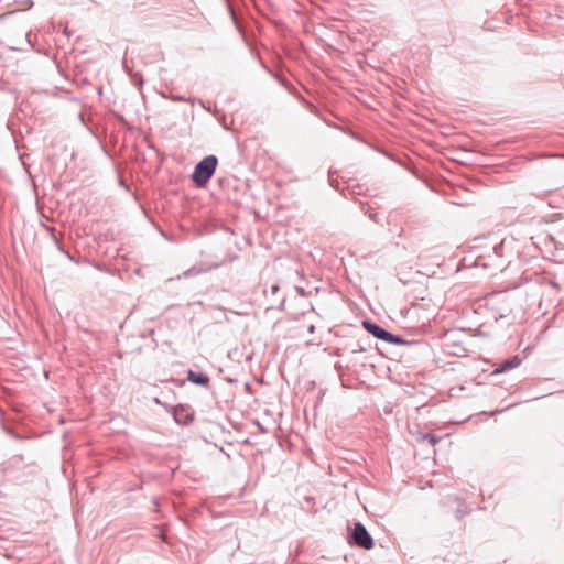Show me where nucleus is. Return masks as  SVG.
Segmentation results:
<instances>
[{
  "label": "nucleus",
  "mask_w": 564,
  "mask_h": 564,
  "mask_svg": "<svg viewBox=\"0 0 564 564\" xmlns=\"http://www.w3.org/2000/svg\"><path fill=\"white\" fill-rule=\"evenodd\" d=\"M218 165V159L214 154H209L205 156L202 161H199L192 173L193 183L199 187L204 188L210 178L214 176L215 171Z\"/></svg>",
  "instance_id": "obj_1"
},
{
  "label": "nucleus",
  "mask_w": 564,
  "mask_h": 564,
  "mask_svg": "<svg viewBox=\"0 0 564 564\" xmlns=\"http://www.w3.org/2000/svg\"><path fill=\"white\" fill-rule=\"evenodd\" d=\"M362 326L373 337L388 344L401 345L405 343V340L402 337L390 333L389 330L384 329L383 327L371 321H364Z\"/></svg>",
  "instance_id": "obj_2"
},
{
  "label": "nucleus",
  "mask_w": 564,
  "mask_h": 564,
  "mask_svg": "<svg viewBox=\"0 0 564 564\" xmlns=\"http://www.w3.org/2000/svg\"><path fill=\"white\" fill-rule=\"evenodd\" d=\"M349 543L365 550L373 547V539L361 522H356L349 536Z\"/></svg>",
  "instance_id": "obj_3"
},
{
  "label": "nucleus",
  "mask_w": 564,
  "mask_h": 564,
  "mask_svg": "<svg viewBox=\"0 0 564 564\" xmlns=\"http://www.w3.org/2000/svg\"><path fill=\"white\" fill-rule=\"evenodd\" d=\"M521 362H522V358L519 355H513V356L507 358L506 360H503L502 362H500V365L496 368L494 373H501V372L510 371V370L519 367L521 365Z\"/></svg>",
  "instance_id": "obj_4"
},
{
  "label": "nucleus",
  "mask_w": 564,
  "mask_h": 564,
  "mask_svg": "<svg viewBox=\"0 0 564 564\" xmlns=\"http://www.w3.org/2000/svg\"><path fill=\"white\" fill-rule=\"evenodd\" d=\"M187 380L196 386L209 388V377L203 372H197L193 369L187 370Z\"/></svg>",
  "instance_id": "obj_5"
},
{
  "label": "nucleus",
  "mask_w": 564,
  "mask_h": 564,
  "mask_svg": "<svg viewBox=\"0 0 564 564\" xmlns=\"http://www.w3.org/2000/svg\"><path fill=\"white\" fill-rule=\"evenodd\" d=\"M361 207L364 213L367 214L372 221L380 223L378 213L370 205L367 203H361Z\"/></svg>",
  "instance_id": "obj_6"
},
{
  "label": "nucleus",
  "mask_w": 564,
  "mask_h": 564,
  "mask_svg": "<svg viewBox=\"0 0 564 564\" xmlns=\"http://www.w3.org/2000/svg\"><path fill=\"white\" fill-rule=\"evenodd\" d=\"M457 501V508L455 510V516L457 519H462L466 513V507H465V501L462 500V499H456Z\"/></svg>",
  "instance_id": "obj_7"
},
{
  "label": "nucleus",
  "mask_w": 564,
  "mask_h": 564,
  "mask_svg": "<svg viewBox=\"0 0 564 564\" xmlns=\"http://www.w3.org/2000/svg\"><path fill=\"white\" fill-rule=\"evenodd\" d=\"M206 271L207 270H205V269H198L196 267H192L188 270L183 272V276L184 278H192V276L198 275V274H200L203 272H206Z\"/></svg>",
  "instance_id": "obj_8"
},
{
  "label": "nucleus",
  "mask_w": 564,
  "mask_h": 564,
  "mask_svg": "<svg viewBox=\"0 0 564 564\" xmlns=\"http://www.w3.org/2000/svg\"><path fill=\"white\" fill-rule=\"evenodd\" d=\"M422 440L426 441L430 445H435L440 441V437L433 433H424Z\"/></svg>",
  "instance_id": "obj_9"
},
{
  "label": "nucleus",
  "mask_w": 564,
  "mask_h": 564,
  "mask_svg": "<svg viewBox=\"0 0 564 564\" xmlns=\"http://www.w3.org/2000/svg\"><path fill=\"white\" fill-rule=\"evenodd\" d=\"M502 248H503V241H501L500 243L496 245L494 247L495 254L498 256V257H502Z\"/></svg>",
  "instance_id": "obj_10"
},
{
  "label": "nucleus",
  "mask_w": 564,
  "mask_h": 564,
  "mask_svg": "<svg viewBox=\"0 0 564 564\" xmlns=\"http://www.w3.org/2000/svg\"><path fill=\"white\" fill-rule=\"evenodd\" d=\"M328 181H329V184L332 187L338 189L339 188V183L333 178L332 176V172H329V177H328Z\"/></svg>",
  "instance_id": "obj_11"
},
{
  "label": "nucleus",
  "mask_w": 564,
  "mask_h": 564,
  "mask_svg": "<svg viewBox=\"0 0 564 564\" xmlns=\"http://www.w3.org/2000/svg\"><path fill=\"white\" fill-rule=\"evenodd\" d=\"M54 239L56 238L54 237ZM55 243L61 252L65 253L70 260H74V258L67 251L64 250V248L57 240H55Z\"/></svg>",
  "instance_id": "obj_12"
},
{
  "label": "nucleus",
  "mask_w": 564,
  "mask_h": 564,
  "mask_svg": "<svg viewBox=\"0 0 564 564\" xmlns=\"http://www.w3.org/2000/svg\"><path fill=\"white\" fill-rule=\"evenodd\" d=\"M295 291L297 292V294L302 297L306 296V292L304 290V288L302 286H295Z\"/></svg>",
  "instance_id": "obj_13"
},
{
  "label": "nucleus",
  "mask_w": 564,
  "mask_h": 564,
  "mask_svg": "<svg viewBox=\"0 0 564 564\" xmlns=\"http://www.w3.org/2000/svg\"><path fill=\"white\" fill-rule=\"evenodd\" d=\"M173 100H178V101H192L191 98H185V97H182V96H175L173 97Z\"/></svg>",
  "instance_id": "obj_14"
},
{
  "label": "nucleus",
  "mask_w": 564,
  "mask_h": 564,
  "mask_svg": "<svg viewBox=\"0 0 564 564\" xmlns=\"http://www.w3.org/2000/svg\"><path fill=\"white\" fill-rule=\"evenodd\" d=\"M315 329H316L315 325H313V324H312V325H310V326L307 327V333H308V334H314V333H315Z\"/></svg>",
  "instance_id": "obj_15"
},
{
  "label": "nucleus",
  "mask_w": 564,
  "mask_h": 564,
  "mask_svg": "<svg viewBox=\"0 0 564 564\" xmlns=\"http://www.w3.org/2000/svg\"><path fill=\"white\" fill-rule=\"evenodd\" d=\"M278 291H279V285H278V284H273V285L271 286V292H272V293H276Z\"/></svg>",
  "instance_id": "obj_16"
}]
</instances>
